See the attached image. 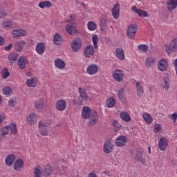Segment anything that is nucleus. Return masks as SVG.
<instances>
[{
    "label": "nucleus",
    "mask_w": 177,
    "mask_h": 177,
    "mask_svg": "<svg viewBox=\"0 0 177 177\" xmlns=\"http://www.w3.org/2000/svg\"><path fill=\"white\" fill-rule=\"evenodd\" d=\"M164 48L166 53L169 55L177 52V38L171 39L169 44H164Z\"/></svg>",
    "instance_id": "nucleus-1"
},
{
    "label": "nucleus",
    "mask_w": 177,
    "mask_h": 177,
    "mask_svg": "<svg viewBox=\"0 0 177 177\" xmlns=\"http://www.w3.org/2000/svg\"><path fill=\"white\" fill-rule=\"evenodd\" d=\"M78 90H79L80 97L75 98L73 102L75 104H77V106H81L82 103H84V100H88V95L86 94V90H85V88L82 87H80Z\"/></svg>",
    "instance_id": "nucleus-2"
},
{
    "label": "nucleus",
    "mask_w": 177,
    "mask_h": 177,
    "mask_svg": "<svg viewBox=\"0 0 177 177\" xmlns=\"http://www.w3.org/2000/svg\"><path fill=\"white\" fill-rule=\"evenodd\" d=\"M100 67L96 64H91L86 67V73L88 75H96L99 73Z\"/></svg>",
    "instance_id": "nucleus-3"
},
{
    "label": "nucleus",
    "mask_w": 177,
    "mask_h": 177,
    "mask_svg": "<svg viewBox=\"0 0 177 177\" xmlns=\"http://www.w3.org/2000/svg\"><path fill=\"white\" fill-rule=\"evenodd\" d=\"M169 67V64L167 59H160L158 62V69L162 73H165L168 71V68Z\"/></svg>",
    "instance_id": "nucleus-4"
},
{
    "label": "nucleus",
    "mask_w": 177,
    "mask_h": 177,
    "mask_svg": "<svg viewBox=\"0 0 177 177\" xmlns=\"http://www.w3.org/2000/svg\"><path fill=\"white\" fill-rule=\"evenodd\" d=\"M82 46V40L81 39L77 37L75 38L71 44V49L73 52H78L80 49H81Z\"/></svg>",
    "instance_id": "nucleus-5"
},
{
    "label": "nucleus",
    "mask_w": 177,
    "mask_h": 177,
    "mask_svg": "<svg viewBox=\"0 0 177 177\" xmlns=\"http://www.w3.org/2000/svg\"><path fill=\"white\" fill-rule=\"evenodd\" d=\"M112 76L116 82H122L124 81V71L122 70H115L112 73Z\"/></svg>",
    "instance_id": "nucleus-6"
},
{
    "label": "nucleus",
    "mask_w": 177,
    "mask_h": 177,
    "mask_svg": "<svg viewBox=\"0 0 177 177\" xmlns=\"http://www.w3.org/2000/svg\"><path fill=\"white\" fill-rule=\"evenodd\" d=\"M138 31V26L135 24L133 25H130L127 28V37L130 39H133L135 38V35L136 34V32Z\"/></svg>",
    "instance_id": "nucleus-7"
},
{
    "label": "nucleus",
    "mask_w": 177,
    "mask_h": 177,
    "mask_svg": "<svg viewBox=\"0 0 177 177\" xmlns=\"http://www.w3.org/2000/svg\"><path fill=\"white\" fill-rule=\"evenodd\" d=\"M127 142L128 138H127V136H120L116 138L115 144L118 147H124V146L127 145Z\"/></svg>",
    "instance_id": "nucleus-8"
},
{
    "label": "nucleus",
    "mask_w": 177,
    "mask_h": 177,
    "mask_svg": "<svg viewBox=\"0 0 177 177\" xmlns=\"http://www.w3.org/2000/svg\"><path fill=\"white\" fill-rule=\"evenodd\" d=\"M55 109L58 111H64L67 109V102L64 100H59L56 102Z\"/></svg>",
    "instance_id": "nucleus-9"
},
{
    "label": "nucleus",
    "mask_w": 177,
    "mask_h": 177,
    "mask_svg": "<svg viewBox=\"0 0 177 177\" xmlns=\"http://www.w3.org/2000/svg\"><path fill=\"white\" fill-rule=\"evenodd\" d=\"M88 120H90L88 123V127H93V125H96L97 121H99V115H97V112L92 111L91 115Z\"/></svg>",
    "instance_id": "nucleus-10"
},
{
    "label": "nucleus",
    "mask_w": 177,
    "mask_h": 177,
    "mask_svg": "<svg viewBox=\"0 0 177 177\" xmlns=\"http://www.w3.org/2000/svg\"><path fill=\"white\" fill-rule=\"evenodd\" d=\"M12 38H20V37H26L27 30L24 29H15L12 32Z\"/></svg>",
    "instance_id": "nucleus-11"
},
{
    "label": "nucleus",
    "mask_w": 177,
    "mask_h": 177,
    "mask_svg": "<svg viewBox=\"0 0 177 177\" xmlns=\"http://www.w3.org/2000/svg\"><path fill=\"white\" fill-rule=\"evenodd\" d=\"M136 91L138 97H143V95H145V90L143 89V84L142 82L138 81L136 83Z\"/></svg>",
    "instance_id": "nucleus-12"
},
{
    "label": "nucleus",
    "mask_w": 177,
    "mask_h": 177,
    "mask_svg": "<svg viewBox=\"0 0 177 177\" xmlns=\"http://www.w3.org/2000/svg\"><path fill=\"white\" fill-rule=\"evenodd\" d=\"M158 147L161 151H165L168 147V140L166 138L162 137L158 142Z\"/></svg>",
    "instance_id": "nucleus-13"
},
{
    "label": "nucleus",
    "mask_w": 177,
    "mask_h": 177,
    "mask_svg": "<svg viewBox=\"0 0 177 177\" xmlns=\"http://www.w3.org/2000/svg\"><path fill=\"white\" fill-rule=\"evenodd\" d=\"M91 115H92V110L89 106H84L82 110V117L84 120H89L91 118Z\"/></svg>",
    "instance_id": "nucleus-14"
},
{
    "label": "nucleus",
    "mask_w": 177,
    "mask_h": 177,
    "mask_svg": "<svg viewBox=\"0 0 177 177\" xmlns=\"http://www.w3.org/2000/svg\"><path fill=\"white\" fill-rule=\"evenodd\" d=\"M65 30L69 35H74V34H77V27H75V24H66Z\"/></svg>",
    "instance_id": "nucleus-15"
},
{
    "label": "nucleus",
    "mask_w": 177,
    "mask_h": 177,
    "mask_svg": "<svg viewBox=\"0 0 177 177\" xmlns=\"http://www.w3.org/2000/svg\"><path fill=\"white\" fill-rule=\"evenodd\" d=\"M86 57H92L95 55V47L92 45L87 46L84 50Z\"/></svg>",
    "instance_id": "nucleus-16"
},
{
    "label": "nucleus",
    "mask_w": 177,
    "mask_h": 177,
    "mask_svg": "<svg viewBox=\"0 0 177 177\" xmlns=\"http://www.w3.org/2000/svg\"><path fill=\"white\" fill-rule=\"evenodd\" d=\"M111 13L115 20H117L120 17V3L117 2L115 3L113 8L111 9Z\"/></svg>",
    "instance_id": "nucleus-17"
},
{
    "label": "nucleus",
    "mask_w": 177,
    "mask_h": 177,
    "mask_svg": "<svg viewBox=\"0 0 177 177\" xmlns=\"http://www.w3.org/2000/svg\"><path fill=\"white\" fill-rule=\"evenodd\" d=\"M26 84L28 88H35L38 85L37 77H30L26 80Z\"/></svg>",
    "instance_id": "nucleus-18"
},
{
    "label": "nucleus",
    "mask_w": 177,
    "mask_h": 177,
    "mask_svg": "<svg viewBox=\"0 0 177 177\" xmlns=\"http://www.w3.org/2000/svg\"><path fill=\"white\" fill-rule=\"evenodd\" d=\"M26 122L28 125L32 127L37 122V113H31L29 114L26 118Z\"/></svg>",
    "instance_id": "nucleus-19"
},
{
    "label": "nucleus",
    "mask_w": 177,
    "mask_h": 177,
    "mask_svg": "<svg viewBox=\"0 0 177 177\" xmlns=\"http://www.w3.org/2000/svg\"><path fill=\"white\" fill-rule=\"evenodd\" d=\"M24 168V161L21 159H17L14 163V169L16 172H20Z\"/></svg>",
    "instance_id": "nucleus-20"
},
{
    "label": "nucleus",
    "mask_w": 177,
    "mask_h": 177,
    "mask_svg": "<svg viewBox=\"0 0 177 177\" xmlns=\"http://www.w3.org/2000/svg\"><path fill=\"white\" fill-rule=\"evenodd\" d=\"M35 49L38 55H44V53H45V50L46 49V47L45 46V43L44 42L38 43L36 45Z\"/></svg>",
    "instance_id": "nucleus-21"
},
{
    "label": "nucleus",
    "mask_w": 177,
    "mask_h": 177,
    "mask_svg": "<svg viewBox=\"0 0 177 177\" xmlns=\"http://www.w3.org/2000/svg\"><path fill=\"white\" fill-rule=\"evenodd\" d=\"M26 46V41L24 40H19L16 41L15 44V49L17 52H21L24 47Z\"/></svg>",
    "instance_id": "nucleus-22"
},
{
    "label": "nucleus",
    "mask_w": 177,
    "mask_h": 177,
    "mask_svg": "<svg viewBox=\"0 0 177 177\" xmlns=\"http://www.w3.org/2000/svg\"><path fill=\"white\" fill-rule=\"evenodd\" d=\"M54 64L59 70H64V68H66V62L61 59H55L54 61Z\"/></svg>",
    "instance_id": "nucleus-23"
},
{
    "label": "nucleus",
    "mask_w": 177,
    "mask_h": 177,
    "mask_svg": "<svg viewBox=\"0 0 177 177\" xmlns=\"http://www.w3.org/2000/svg\"><path fill=\"white\" fill-rule=\"evenodd\" d=\"M117 104V100L114 97H109L106 100V106L108 109H113Z\"/></svg>",
    "instance_id": "nucleus-24"
},
{
    "label": "nucleus",
    "mask_w": 177,
    "mask_h": 177,
    "mask_svg": "<svg viewBox=\"0 0 177 177\" xmlns=\"http://www.w3.org/2000/svg\"><path fill=\"white\" fill-rule=\"evenodd\" d=\"M15 160H16V156H15V154L8 155L5 160L6 165H7L8 167H12Z\"/></svg>",
    "instance_id": "nucleus-25"
},
{
    "label": "nucleus",
    "mask_w": 177,
    "mask_h": 177,
    "mask_svg": "<svg viewBox=\"0 0 177 177\" xmlns=\"http://www.w3.org/2000/svg\"><path fill=\"white\" fill-rule=\"evenodd\" d=\"M171 86V79H169V76H166L163 77L162 81V86L165 91H168L169 89V86Z\"/></svg>",
    "instance_id": "nucleus-26"
},
{
    "label": "nucleus",
    "mask_w": 177,
    "mask_h": 177,
    "mask_svg": "<svg viewBox=\"0 0 177 177\" xmlns=\"http://www.w3.org/2000/svg\"><path fill=\"white\" fill-rule=\"evenodd\" d=\"M103 150L106 154H110L113 150V144L110 141H106L104 144Z\"/></svg>",
    "instance_id": "nucleus-27"
},
{
    "label": "nucleus",
    "mask_w": 177,
    "mask_h": 177,
    "mask_svg": "<svg viewBox=\"0 0 177 177\" xmlns=\"http://www.w3.org/2000/svg\"><path fill=\"white\" fill-rule=\"evenodd\" d=\"M156 65V58L153 57H148L145 61V67L147 68H150V67H153V66Z\"/></svg>",
    "instance_id": "nucleus-28"
},
{
    "label": "nucleus",
    "mask_w": 177,
    "mask_h": 177,
    "mask_svg": "<svg viewBox=\"0 0 177 177\" xmlns=\"http://www.w3.org/2000/svg\"><path fill=\"white\" fill-rule=\"evenodd\" d=\"M167 9L169 12H172V10H175L177 7V0H169L167 3Z\"/></svg>",
    "instance_id": "nucleus-29"
},
{
    "label": "nucleus",
    "mask_w": 177,
    "mask_h": 177,
    "mask_svg": "<svg viewBox=\"0 0 177 177\" xmlns=\"http://www.w3.org/2000/svg\"><path fill=\"white\" fill-rule=\"evenodd\" d=\"M142 118L145 122H146V124L148 125H150V124L153 122V117H151V115L147 112H144L142 113Z\"/></svg>",
    "instance_id": "nucleus-30"
},
{
    "label": "nucleus",
    "mask_w": 177,
    "mask_h": 177,
    "mask_svg": "<svg viewBox=\"0 0 177 177\" xmlns=\"http://www.w3.org/2000/svg\"><path fill=\"white\" fill-rule=\"evenodd\" d=\"M35 107L38 111H42L43 109H45V101L43 100H39L35 102Z\"/></svg>",
    "instance_id": "nucleus-31"
},
{
    "label": "nucleus",
    "mask_w": 177,
    "mask_h": 177,
    "mask_svg": "<svg viewBox=\"0 0 177 177\" xmlns=\"http://www.w3.org/2000/svg\"><path fill=\"white\" fill-rule=\"evenodd\" d=\"M115 57L118 58L119 60H124L125 59V53L122 48H117L115 50Z\"/></svg>",
    "instance_id": "nucleus-32"
},
{
    "label": "nucleus",
    "mask_w": 177,
    "mask_h": 177,
    "mask_svg": "<svg viewBox=\"0 0 177 177\" xmlns=\"http://www.w3.org/2000/svg\"><path fill=\"white\" fill-rule=\"evenodd\" d=\"M13 21H12L10 19H6L2 22V27L4 28V30H10V28L13 27Z\"/></svg>",
    "instance_id": "nucleus-33"
},
{
    "label": "nucleus",
    "mask_w": 177,
    "mask_h": 177,
    "mask_svg": "<svg viewBox=\"0 0 177 177\" xmlns=\"http://www.w3.org/2000/svg\"><path fill=\"white\" fill-rule=\"evenodd\" d=\"M26 64H27V59L26 57H21L18 59V66L21 70L26 68Z\"/></svg>",
    "instance_id": "nucleus-34"
},
{
    "label": "nucleus",
    "mask_w": 177,
    "mask_h": 177,
    "mask_svg": "<svg viewBox=\"0 0 177 177\" xmlns=\"http://www.w3.org/2000/svg\"><path fill=\"white\" fill-rule=\"evenodd\" d=\"M120 118L124 122H131V115L126 111H122L120 113Z\"/></svg>",
    "instance_id": "nucleus-35"
},
{
    "label": "nucleus",
    "mask_w": 177,
    "mask_h": 177,
    "mask_svg": "<svg viewBox=\"0 0 177 177\" xmlns=\"http://www.w3.org/2000/svg\"><path fill=\"white\" fill-rule=\"evenodd\" d=\"M40 9H45V8H52L53 4L49 1H40L38 4Z\"/></svg>",
    "instance_id": "nucleus-36"
},
{
    "label": "nucleus",
    "mask_w": 177,
    "mask_h": 177,
    "mask_svg": "<svg viewBox=\"0 0 177 177\" xmlns=\"http://www.w3.org/2000/svg\"><path fill=\"white\" fill-rule=\"evenodd\" d=\"M19 58V54L14 53L8 55V62L13 64Z\"/></svg>",
    "instance_id": "nucleus-37"
},
{
    "label": "nucleus",
    "mask_w": 177,
    "mask_h": 177,
    "mask_svg": "<svg viewBox=\"0 0 177 177\" xmlns=\"http://www.w3.org/2000/svg\"><path fill=\"white\" fill-rule=\"evenodd\" d=\"M53 43L55 45H60L62 44V36L59 33H55L53 36Z\"/></svg>",
    "instance_id": "nucleus-38"
},
{
    "label": "nucleus",
    "mask_w": 177,
    "mask_h": 177,
    "mask_svg": "<svg viewBox=\"0 0 177 177\" xmlns=\"http://www.w3.org/2000/svg\"><path fill=\"white\" fill-rule=\"evenodd\" d=\"M1 77L3 80H6V78H9L10 75V73L7 68H3L1 71Z\"/></svg>",
    "instance_id": "nucleus-39"
},
{
    "label": "nucleus",
    "mask_w": 177,
    "mask_h": 177,
    "mask_svg": "<svg viewBox=\"0 0 177 177\" xmlns=\"http://www.w3.org/2000/svg\"><path fill=\"white\" fill-rule=\"evenodd\" d=\"M9 133V126L1 127L0 131V138H3L6 135Z\"/></svg>",
    "instance_id": "nucleus-40"
},
{
    "label": "nucleus",
    "mask_w": 177,
    "mask_h": 177,
    "mask_svg": "<svg viewBox=\"0 0 177 177\" xmlns=\"http://www.w3.org/2000/svg\"><path fill=\"white\" fill-rule=\"evenodd\" d=\"M87 28L89 31H95L97 28V25L93 21H88L87 23Z\"/></svg>",
    "instance_id": "nucleus-41"
},
{
    "label": "nucleus",
    "mask_w": 177,
    "mask_h": 177,
    "mask_svg": "<svg viewBox=\"0 0 177 177\" xmlns=\"http://www.w3.org/2000/svg\"><path fill=\"white\" fill-rule=\"evenodd\" d=\"M92 41H93V45L95 49H97L99 48V37H97V35H94L92 37Z\"/></svg>",
    "instance_id": "nucleus-42"
},
{
    "label": "nucleus",
    "mask_w": 177,
    "mask_h": 177,
    "mask_svg": "<svg viewBox=\"0 0 177 177\" xmlns=\"http://www.w3.org/2000/svg\"><path fill=\"white\" fill-rule=\"evenodd\" d=\"M138 49L143 53H147L149 51V46L147 44H140L138 46Z\"/></svg>",
    "instance_id": "nucleus-43"
},
{
    "label": "nucleus",
    "mask_w": 177,
    "mask_h": 177,
    "mask_svg": "<svg viewBox=\"0 0 177 177\" xmlns=\"http://www.w3.org/2000/svg\"><path fill=\"white\" fill-rule=\"evenodd\" d=\"M38 129L39 131L40 135H42V136H48V129L46 127H42V125H38Z\"/></svg>",
    "instance_id": "nucleus-44"
},
{
    "label": "nucleus",
    "mask_w": 177,
    "mask_h": 177,
    "mask_svg": "<svg viewBox=\"0 0 177 177\" xmlns=\"http://www.w3.org/2000/svg\"><path fill=\"white\" fill-rule=\"evenodd\" d=\"M3 93L6 96H10L13 93V91H12V88L9 86L4 87L3 88Z\"/></svg>",
    "instance_id": "nucleus-45"
},
{
    "label": "nucleus",
    "mask_w": 177,
    "mask_h": 177,
    "mask_svg": "<svg viewBox=\"0 0 177 177\" xmlns=\"http://www.w3.org/2000/svg\"><path fill=\"white\" fill-rule=\"evenodd\" d=\"M34 177H42V173L41 171V167L37 166L34 169Z\"/></svg>",
    "instance_id": "nucleus-46"
},
{
    "label": "nucleus",
    "mask_w": 177,
    "mask_h": 177,
    "mask_svg": "<svg viewBox=\"0 0 177 177\" xmlns=\"http://www.w3.org/2000/svg\"><path fill=\"white\" fill-rule=\"evenodd\" d=\"M8 16H9V14L6 10L3 7H0V19H5V17H8Z\"/></svg>",
    "instance_id": "nucleus-47"
},
{
    "label": "nucleus",
    "mask_w": 177,
    "mask_h": 177,
    "mask_svg": "<svg viewBox=\"0 0 177 177\" xmlns=\"http://www.w3.org/2000/svg\"><path fill=\"white\" fill-rule=\"evenodd\" d=\"M9 129L10 130L11 133L16 134L17 133V128H16V124L11 123L9 126Z\"/></svg>",
    "instance_id": "nucleus-48"
},
{
    "label": "nucleus",
    "mask_w": 177,
    "mask_h": 177,
    "mask_svg": "<svg viewBox=\"0 0 177 177\" xmlns=\"http://www.w3.org/2000/svg\"><path fill=\"white\" fill-rule=\"evenodd\" d=\"M118 97H119V99L120 100H122V99H124V97H125V89L121 88L120 90L118 91Z\"/></svg>",
    "instance_id": "nucleus-49"
},
{
    "label": "nucleus",
    "mask_w": 177,
    "mask_h": 177,
    "mask_svg": "<svg viewBox=\"0 0 177 177\" xmlns=\"http://www.w3.org/2000/svg\"><path fill=\"white\" fill-rule=\"evenodd\" d=\"M53 171V170L50 168V166L48 165L45 169V171L44 172V176H49L52 174Z\"/></svg>",
    "instance_id": "nucleus-50"
},
{
    "label": "nucleus",
    "mask_w": 177,
    "mask_h": 177,
    "mask_svg": "<svg viewBox=\"0 0 177 177\" xmlns=\"http://www.w3.org/2000/svg\"><path fill=\"white\" fill-rule=\"evenodd\" d=\"M137 15L140 16V17H148L149 15L147 14V12L145 10H142L140 9L138 10Z\"/></svg>",
    "instance_id": "nucleus-51"
},
{
    "label": "nucleus",
    "mask_w": 177,
    "mask_h": 177,
    "mask_svg": "<svg viewBox=\"0 0 177 177\" xmlns=\"http://www.w3.org/2000/svg\"><path fill=\"white\" fill-rule=\"evenodd\" d=\"M161 129H162V126L161 124L158 123L155 124L153 128V132H155V133H158Z\"/></svg>",
    "instance_id": "nucleus-52"
},
{
    "label": "nucleus",
    "mask_w": 177,
    "mask_h": 177,
    "mask_svg": "<svg viewBox=\"0 0 177 177\" xmlns=\"http://www.w3.org/2000/svg\"><path fill=\"white\" fill-rule=\"evenodd\" d=\"M41 125L42 128H46L48 127V125H49V124H50V122L48 121V120H41L39 122V124L38 125Z\"/></svg>",
    "instance_id": "nucleus-53"
},
{
    "label": "nucleus",
    "mask_w": 177,
    "mask_h": 177,
    "mask_svg": "<svg viewBox=\"0 0 177 177\" xmlns=\"http://www.w3.org/2000/svg\"><path fill=\"white\" fill-rule=\"evenodd\" d=\"M75 19H77V15L71 14L69 17L67 18L66 21L70 23V21H75Z\"/></svg>",
    "instance_id": "nucleus-54"
},
{
    "label": "nucleus",
    "mask_w": 177,
    "mask_h": 177,
    "mask_svg": "<svg viewBox=\"0 0 177 177\" xmlns=\"http://www.w3.org/2000/svg\"><path fill=\"white\" fill-rule=\"evenodd\" d=\"M169 118H171V120L173 121V122L175 124V122H176V120H177V113L175 112L173 114H170L169 115Z\"/></svg>",
    "instance_id": "nucleus-55"
},
{
    "label": "nucleus",
    "mask_w": 177,
    "mask_h": 177,
    "mask_svg": "<svg viewBox=\"0 0 177 177\" xmlns=\"http://www.w3.org/2000/svg\"><path fill=\"white\" fill-rule=\"evenodd\" d=\"M8 104L10 106V107H14V106L16 104V98H11L8 101Z\"/></svg>",
    "instance_id": "nucleus-56"
},
{
    "label": "nucleus",
    "mask_w": 177,
    "mask_h": 177,
    "mask_svg": "<svg viewBox=\"0 0 177 177\" xmlns=\"http://www.w3.org/2000/svg\"><path fill=\"white\" fill-rule=\"evenodd\" d=\"M101 27H107V20L106 19H102L100 21Z\"/></svg>",
    "instance_id": "nucleus-57"
},
{
    "label": "nucleus",
    "mask_w": 177,
    "mask_h": 177,
    "mask_svg": "<svg viewBox=\"0 0 177 177\" xmlns=\"http://www.w3.org/2000/svg\"><path fill=\"white\" fill-rule=\"evenodd\" d=\"M87 177H97V174L95 171H91L88 174Z\"/></svg>",
    "instance_id": "nucleus-58"
},
{
    "label": "nucleus",
    "mask_w": 177,
    "mask_h": 177,
    "mask_svg": "<svg viewBox=\"0 0 177 177\" xmlns=\"http://www.w3.org/2000/svg\"><path fill=\"white\" fill-rule=\"evenodd\" d=\"M13 46V45L12 44H10L8 46H6L4 48L5 50H6L7 52H9V50H10V49H12V47Z\"/></svg>",
    "instance_id": "nucleus-59"
},
{
    "label": "nucleus",
    "mask_w": 177,
    "mask_h": 177,
    "mask_svg": "<svg viewBox=\"0 0 177 177\" xmlns=\"http://www.w3.org/2000/svg\"><path fill=\"white\" fill-rule=\"evenodd\" d=\"M173 63H174L176 74L177 75V58L173 61Z\"/></svg>",
    "instance_id": "nucleus-60"
},
{
    "label": "nucleus",
    "mask_w": 177,
    "mask_h": 177,
    "mask_svg": "<svg viewBox=\"0 0 177 177\" xmlns=\"http://www.w3.org/2000/svg\"><path fill=\"white\" fill-rule=\"evenodd\" d=\"M5 44V38L0 35V46H2Z\"/></svg>",
    "instance_id": "nucleus-61"
},
{
    "label": "nucleus",
    "mask_w": 177,
    "mask_h": 177,
    "mask_svg": "<svg viewBox=\"0 0 177 177\" xmlns=\"http://www.w3.org/2000/svg\"><path fill=\"white\" fill-rule=\"evenodd\" d=\"M131 10H132L133 12H135V13H138L139 9L136 8V6H133L131 7Z\"/></svg>",
    "instance_id": "nucleus-62"
},
{
    "label": "nucleus",
    "mask_w": 177,
    "mask_h": 177,
    "mask_svg": "<svg viewBox=\"0 0 177 177\" xmlns=\"http://www.w3.org/2000/svg\"><path fill=\"white\" fill-rule=\"evenodd\" d=\"M113 125L116 127V128H120V127H121V125L118 124V122L117 120H114L113 122Z\"/></svg>",
    "instance_id": "nucleus-63"
},
{
    "label": "nucleus",
    "mask_w": 177,
    "mask_h": 177,
    "mask_svg": "<svg viewBox=\"0 0 177 177\" xmlns=\"http://www.w3.org/2000/svg\"><path fill=\"white\" fill-rule=\"evenodd\" d=\"M138 161H140V162H142V164L146 163V160H145L143 158H141V157H138Z\"/></svg>",
    "instance_id": "nucleus-64"
}]
</instances>
